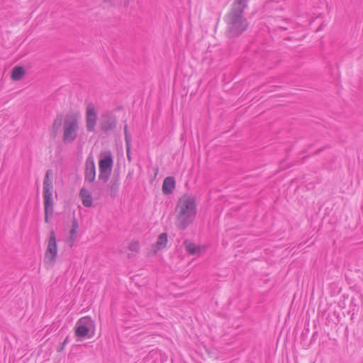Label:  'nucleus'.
I'll return each instance as SVG.
<instances>
[{
    "instance_id": "obj_1",
    "label": "nucleus",
    "mask_w": 363,
    "mask_h": 363,
    "mask_svg": "<svg viewBox=\"0 0 363 363\" xmlns=\"http://www.w3.org/2000/svg\"><path fill=\"white\" fill-rule=\"evenodd\" d=\"M81 114L74 111L62 115H57L52 127V135L55 137L58 131L62 130V140L65 144H71L78 138L80 130Z\"/></svg>"
},
{
    "instance_id": "obj_2",
    "label": "nucleus",
    "mask_w": 363,
    "mask_h": 363,
    "mask_svg": "<svg viewBox=\"0 0 363 363\" xmlns=\"http://www.w3.org/2000/svg\"><path fill=\"white\" fill-rule=\"evenodd\" d=\"M197 207L194 196L184 194L181 196L174 209L175 225L179 230H185L194 220Z\"/></svg>"
},
{
    "instance_id": "obj_3",
    "label": "nucleus",
    "mask_w": 363,
    "mask_h": 363,
    "mask_svg": "<svg viewBox=\"0 0 363 363\" xmlns=\"http://www.w3.org/2000/svg\"><path fill=\"white\" fill-rule=\"evenodd\" d=\"M248 0H235L230 11L226 16L228 32L230 36H237L243 33L248 27L249 23L243 17Z\"/></svg>"
},
{
    "instance_id": "obj_4",
    "label": "nucleus",
    "mask_w": 363,
    "mask_h": 363,
    "mask_svg": "<svg viewBox=\"0 0 363 363\" xmlns=\"http://www.w3.org/2000/svg\"><path fill=\"white\" fill-rule=\"evenodd\" d=\"M52 174L51 170H48L43 180V199L44 208L45 213L52 214L53 211V200H52V181L50 179Z\"/></svg>"
},
{
    "instance_id": "obj_5",
    "label": "nucleus",
    "mask_w": 363,
    "mask_h": 363,
    "mask_svg": "<svg viewBox=\"0 0 363 363\" xmlns=\"http://www.w3.org/2000/svg\"><path fill=\"white\" fill-rule=\"evenodd\" d=\"M113 164V159L111 152H106L101 156L99 162V179L106 183L111 174Z\"/></svg>"
},
{
    "instance_id": "obj_6",
    "label": "nucleus",
    "mask_w": 363,
    "mask_h": 363,
    "mask_svg": "<svg viewBox=\"0 0 363 363\" xmlns=\"http://www.w3.org/2000/svg\"><path fill=\"white\" fill-rule=\"evenodd\" d=\"M57 254V247L56 238L53 231L50 232V238L45 255V262L50 265H52L56 259Z\"/></svg>"
},
{
    "instance_id": "obj_7",
    "label": "nucleus",
    "mask_w": 363,
    "mask_h": 363,
    "mask_svg": "<svg viewBox=\"0 0 363 363\" xmlns=\"http://www.w3.org/2000/svg\"><path fill=\"white\" fill-rule=\"evenodd\" d=\"M94 328V321L89 317L80 318L75 325V335L79 337H85L89 331Z\"/></svg>"
},
{
    "instance_id": "obj_8",
    "label": "nucleus",
    "mask_w": 363,
    "mask_h": 363,
    "mask_svg": "<svg viewBox=\"0 0 363 363\" xmlns=\"http://www.w3.org/2000/svg\"><path fill=\"white\" fill-rule=\"evenodd\" d=\"M97 121V110L92 103H89L86 108V127L88 132H94Z\"/></svg>"
},
{
    "instance_id": "obj_9",
    "label": "nucleus",
    "mask_w": 363,
    "mask_h": 363,
    "mask_svg": "<svg viewBox=\"0 0 363 363\" xmlns=\"http://www.w3.org/2000/svg\"><path fill=\"white\" fill-rule=\"evenodd\" d=\"M96 167L93 157L89 156L85 162L84 180L91 183L95 180Z\"/></svg>"
},
{
    "instance_id": "obj_10",
    "label": "nucleus",
    "mask_w": 363,
    "mask_h": 363,
    "mask_svg": "<svg viewBox=\"0 0 363 363\" xmlns=\"http://www.w3.org/2000/svg\"><path fill=\"white\" fill-rule=\"evenodd\" d=\"M117 120L115 116L106 113L101 116V128L104 131H108L116 128Z\"/></svg>"
},
{
    "instance_id": "obj_11",
    "label": "nucleus",
    "mask_w": 363,
    "mask_h": 363,
    "mask_svg": "<svg viewBox=\"0 0 363 363\" xmlns=\"http://www.w3.org/2000/svg\"><path fill=\"white\" fill-rule=\"evenodd\" d=\"M184 246L185 250L192 255H201L205 250L204 247L196 245L195 243L189 241L185 240L184 242Z\"/></svg>"
},
{
    "instance_id": "obj_12",
    "label": "nucleus",
    "mask_w": 363,
    "mask_h": 363,
    "mask_svg": "<svg viewBox=\"0 0 363 363\" xmlns=\"http://www.w3.org/2000/svg\"><path fill=\"white\" fill-rule=\"evenodd\" d=\"M175 189V180L172 177H166L162 184V192L166 194H170Z\"/></svg>"
},
{
    "instance_id": "obj_13",
    "label": "nucleus",
    "mask_w": 363,
    "mask_h": 363,
    "mask_svg": "<svg viewBox=\"0 0 363 363\" xmlns=\"http://www.w3.org/2000/svg\"><path fill=\"white\" fill-rule=\"evenodd\" d=\"M79 198L85 207H91L93 203L92 196L90 192L85 188H82L79 192Z\"/></svg>"
},
{
    "instance_id": "obj_14",
    "label": "nucleus",
    "mask_w": 363,
    "mask_h": 363,
    "mask_svg": "<svg viewBox=\"0 0 363 363\" xmlns=\"http://www.w3.org/2000/svg\"><path fill=\"white\" fill-rule=\"evenodd\" d=\"M25 74L24 69L22 67H13L11 73V78L14 81L20 80Z\"/></svg>"
},
{
    "instance_id": "obj_15",
    "label": "nucleus",
    "mask_w": 363,
    "mask_h": 363,
    "mask_svg": "<svg viewBox=\"0 0 363 363\" xmlns=\"http://www.w3.org/2000/svg\"><path fill=\"white\" fill-rule=\"evenodd\" d=\"M167 242V235L165 233H161L155 243V248L159 250L165 247Z\"/></svg>"
},
{
    "instance_id": "obj_16",
    "label": "nucleus",
    "mask_w": 363,
    "mask_h": 363,
    "mask_svg": "<svg viewBox=\"0 0 363 363\" xmlns=\"http://www.w3.org/2000/svg\"><path fill=\"white\" fill-rule=\"evenodd\" d=\"M128 249L133 252H138L140 249V244L138 241H133L128 245Z\"/></svg>"
},
{
    "instance_id": "obj_17",
    "label": "nucleus",
    "mask_w": 363,
    "mask_h": 363,
    "mask_svg": "<svg viewBox=\"0 0 363 363\" xmlns=\"http://www.w3.org/2000/svg\"><path fill=\"white\" fill-rule=\"evenodd\" d=\"M125 141L126 145V149H128V152L130 151V143H131V136L129 133H126L125 135Z\"/></svg>"
},
{
    "instance_id": "obj_18",
    "label": "nucleus",
    "mask_w": 363,
    "mask_h": 363,
    "mask_svg": "<svg viewBox=\"0 0 363 363\" xmlns=\"http://www.w3.org/2000/svg\"><path fill=\"white\" fill-rule=\"evenodd\" d=\"M77 221H74L73 222V226H72V228L70 230V234H71V238L73 239V236L75 235L76 233V230H77Z\"/></svg>"
},
{
    "instance_id": "obj_19",
    "label": "nucleus",
    "mask_w": 363,
    "mask_h": 363,
    "mask_svg": "<svg viewBox=\"0 0 363 363\" xmlns=\"http://www.w3.org/2000/svg\"><path fill=\"white\" fill-rule=\"evenodd\" d=\"M68 342V337H67L65 338V340H64V342H62V346L57 350L58 352H61L62 350H63L64 349V347L65 345Z\"/></svg>"
},
{
    "instance_id": "obj_20",
    "label": "nucleus",
    "mask_w": 363,
    "mask_h": 363,
    "mask_svg": "<svg viewBox=\"0 0 363 363\" xmlns=\"http://www.w3.org/2000/svg\"><path fill=\"white\" fill-rule=\"evenodd\" d=\"M49 214H50V213H45V223H48L49 222Z\"/></svg>"
},
{
    "instance_id": "obj_21",
    "label": "nucleus",
    "mask_w": 363,
    "mask_h": 363,
    "mask_svg": "<svg viewBox=\"0 0 363 363\" xmlns=\"http://www.w3.org/2000/svg\"><path fill=\"white\" fill-rule=\"evenodd\" d=\"M118 184L117 182H114L113 183L112 186H111V189H117L118 188Z\"/></svg>"
},
{
    "instance_id": "obj_22",
    "label": "nucleus",
    "mask_w": 363,
    "mask_h": 363,
    "mask_svg": "<svg viewBox=\"0 0 363 363\" xmlns=\"http://www.w3.org/2000/svg\"><path fill=\"white\" fill-rule=\"evenodd\" d=\"M126 133H129L128 131V125H125L124 126V135H126Z\"/></svg>"
},
{
    "instance_id": "obj_23",
    "label": "nucleus",
    "mask_w": 363,
    "mask_h": 363,
    "mask_svg": "<svg viewBox=\"0 0 363 363\" xmlns=\"http://www.w3.org/2000/svg\"><path fill=\"white\" fill-rule=\"evenodd\" d=\"M128 152H130V151ZM127 157L128 159H130V155H129V153H128V152H127Z\"/></svg>"
}]
</instances>
